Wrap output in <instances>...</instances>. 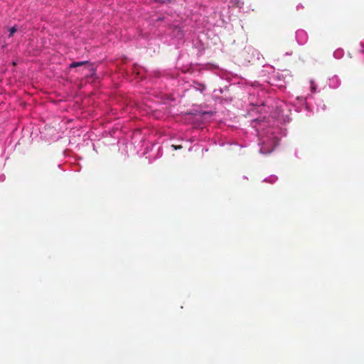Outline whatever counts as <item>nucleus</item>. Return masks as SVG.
I'll return each mask as SVG.
<instances>
[{
	"instance_id": "nucleus-1",
	"label": "nucleus",
	"mask_w": 364,
	"mask_h": 364,
	"mask_svg": "<svg viewBox=\"0 0 364 364\" xmlns=\"http://www.w3.org/2000/svg\"><path fill=\"white\" fill-rule=\"evenodd\" d=\"M83 65H88L90 67V70L91 71L94 70L92 65L88 61L73 62L70 65V68H75L83 66Z\"/></svg>"
},
{
	"instance_id": "nucleus-2",
	"label": "nucleus",
	"mask_w": 364,
	"mask_h": 364,
	"mask_svg": "<svg viewBox=\"0 0 364 364\" xmlns=\"http://www.w3.org/2000/svg\"><path fill=\"white\" fill-rule=\"evenodd\" d=\"M273 143H274V141ZM274 146H275V144H274L273 146H272L271 147H269V148H266V147L263 146L260 149V152L262 154H269L274 150Z\"/></svg>"
},
{
	"instance_id": "nucleus-3",
	"label": "nucleus",
	"mask_w": 364,
	"mask_h": 364,
	"mask_svg": "<svg viewBox=\"0 0 364 364\" xmlns=\"http://www.w3.org/2000/svg\"><path fill=\"white\" fill-rule=\"evenodd\" d=\"M17 31L16 26H13L11 27L10 29H9V37H11L14 33H16V31Z\"/></svg>"
},
{
	"instance_id": "nucleus-4",
	"label": "nucleus",
	"mask_w": 364,
	"mask_h": 364,
	"mask_svg": "<svg viewBox=\"0 0 364 364\" xmlns=\"http://www.w3.org/2000/svg\"><path fill=\"white\" fill-rule=\"evenodd\" d=\"M156 3H159L160 4H163L167 2H171L172 0H153Z\"/></svg>"
},
{
	"instance_id": "nucleus-5",
	"label": "nucleus",
	"mask_w": 364,
	"mask_h": 364,
	"mask_svg": "<svg viewBox=\"0 0 364 364\" xmlns=\"http://www.w3.org/2000/svg\"><path fill=\"white\" fill-rule=\"evenodd\" d=\"M172 146L174 148V149H180L182 148V146H181V145H179V146L172 145Z\"/></svg>"
}]
</instances>
